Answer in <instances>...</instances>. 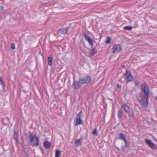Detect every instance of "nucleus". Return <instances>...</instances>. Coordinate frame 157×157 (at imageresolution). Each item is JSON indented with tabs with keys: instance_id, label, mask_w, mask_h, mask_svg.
<instances>
[{
	"instance_id": "nucleus-1",
	"label": "nucleus",
	"mask_w": 157,
	"mask_h": 157,
	"mask_svg": "<svg viewBox=\"0 0 157 157\" xmlns=\"http://www.w3.org/2000/svg\"><path fill=\"white\" fill-rule=\"evenodd\" d=\"M28 134L29 135H28L27 137L31 146L32 147H36L38 146L39 143V138L35 135L33 136L30 132H29Z\"/></svg>"
},
{
	"instance_id": "nucleus-2",
	"label": "nucleus",
	"mask_w": 157,
	"mask_h": 157,
	"mask_svg": "<svg viewBox=\"0 0 157 157\" xmlns=\"http://www.w3.org/2000/svg\"><path fill=\"white\" fill-rule=\"evenodd\" d=\"M141 92L144 94V97H146V100H148V97L149 94V90L147 85L145 83H143L141 85Z\"/></svg>"
},
{
	"instance_id": "nucleus-3",
	"label": "nucleus",
	"mask_w": 157,
	"mask_h": 157,
	"mask_svg": "<svg viewBox=\"0 0 157 157\" xmlns=\"http://www.w3.org/2000/svg\"><path fill=\"white\" fill-rule=\"evenodd\" d=\"M136 97L138 102H139L144 107H147L148 106L149 101L148 98L147 101L146 97H145L146 99V101H145L144 100V99L142 98L140 94L137 95Z\"/></svg>"
},
{
	"instance_id": "nucleus-4",
	"label": "nucleus",
	"mask_w": 157,
	"mask_h": 157,
	"mask_svg": "<svg viewBox=\"0 0 157 157\" xmlns=\"http://www.w3.org/2000/svg\"><path fill=\"white\" fill-rule=\"evenodd\" d=\"M123 78L127 80L126 84H127L129 82L132 80L133 77L130 72H129L128 71H126L125 75L121 77V80L122 81Z\"/></svg>"
},
{
	"instance_id": "nucleus-5",
	"label": "nucleus",
	"mask_w": 157,
	"mask_h": 157,
	"mask_svg": "<svg viewBox=\"0 0 157 157\" xmlns=\"http://www.w3.org/2000/svg\"><path fill=\"white\" fill-rule=\"evenodd\" d=\"M79 79L82 85L88 84L90 82L91 78L90 76L86 75L85 77L80 78Z\"/></svg>"
},
{
	"instance_id": "nucleus-6",
	"label": "nucleus",
	"mask_w": 157,
	"mask_h": 157,
	"mask_svg": "<svg viewBox=\"0 0 157 157\" xmlns=\"http://www.w3.org/2000/svg\"><path fill=\"white\" fill-rule=\"evenodd\" d=\"M80 79L78 81H76L74 78V81L72 86L74 89H78L82 85Z\"/></svg>"
},
{
	"instance_id": "nucleus-7",
	"label": "nucleus",
	"mask_w": 157,
	"mask_h": 157,
	"mask_svg": "<svg viewBox=\"0 0 157 157\" xmlns=\"http://www.w3.org/2000/svg\"><path fill=\"white\" fill-rule=\"evenodd\" d=\"M121 108L124 109L125 112L127 113L129 116H131V113L129 111V107L126 104H123L122 105Z\"/></svg>"
},
{
	"instance_id": "nucleus-8",
	"label": "nucleus",
	"mask_w": 157,
	"mask_h": 157,
	"mask_svg": "<svg viewBox=\"0 0 157 157\" xmlns=\"http://www.w3.org/2000/svg\"><path fill=\"white\" fill-rule=\"evenodd\" d=\"M113 53L116 52H119L121 49V46L120 44L114 45L112 48Z\"/></svg>"
},
{
	"instance_id": "nucleus-9",
	"label": "nucleus",
	"mask_w": 157,
	"mask_h": 157,
	"mask_svg": "<svg viewBox=\"0 0 157 157\" xmlns=\"http://www.w3.org/2000/svg\"><path fill=\"white\" fill-rule=\"evenodd\" d=\"M83 34L84 35L85 40L89 42L90 45L92 46L93 45V43L91 38L85 33H83Z\"/></svg>"
},
{
	"instance_id": "nucleus-10",
	"label": "nucleus",
	"mask_w": 157,
	"mask_h": 157,
	"mask_svg": "<svg viewBox=\"0 0 157 157\" xmlns=\"http://www.w3.org/2000/svg\"><path fill=\"white\" fill-rule=\"evenodd\" d=\"M69 29V27H68L66 28H61L58 31V33L63 34H67Z\"/></svg>"
},
{
	"instance_id": "nucleus-11",
	"label": "nucleus",
	"mask_w": 157,
	"mask_h": 157,
	"mask_svg": "<svg viewBox=\"0 0 157 157\" xmlns=\"http://www.w3.org/2000/svg\"><path fill=\"white\" fill-rule=\"evenodd\" d=\"M43 146L45 149H48L50 148L51 144L49 141L46 140L44 142Z\"/></svg>"
},
{
	"instance_id": "nucleus-12",
	"label": "nucleus",
	"mask_w": 157,
	"mask_h": 157,
	"mask_svg": "<svg viewBox=\"0 0 157 157\" xmlns=\"http://www.w3.org/2000/svg\"><path fill=\"white\" fill-rule=\"evenodd\" d=\"M146 143L151 148H153L154 147L155 144L151 141V140H147V139L145 140Z\"/></svg>"
},
{
	"instance_id": "nucleus-13",
	"label": "nucleus",
	"mask_w": 157,
	"mask_h": 157,
	"mask_svg": "<svg viewBox=\"0 0 157 157\" xmlns=\"http://www.w3.org/2000/svg\"><path fill=\"white\" fill-rule=\"evenodd\" d=\"M118 138L120 140L124 141L126 139L125 136L123 133H121L119 135Z\"/></svg>"
},
{
	"instance_id": "nucleus-14",
	"label": "nucleus",
	"mask_w": 157,
	"mask_h": 157,
	"mask_svg": "<svg viewBox=\"0 0 157 157\" xmlns=\"http://www.w3.org/2000/svg\"><path fill=\"white\" fill-rule=\"evenodd\" d=\"M117 116L119 119H121L122 117L123 112L121 109H119L117 113Z\"/></svg>"
},
{
	"instance_id": "nucleus-15",
	"label": "nucleus",
	"mask_w": 157,
	"mask_h": 157,
	"mask_svg": "<svg viewBox=\"0 0 157 157\" xmlns=\"http://www.w3.org/2000/svg\"><path fill=\"white\" fill-rule=\"evenodd\" d=\"M48 63L49 66H52V62L53 61V58L51 57H48Z\"/></svg>"
},
{
	"instance_id": "nucleus-16",
	"label": "nucleus",
	"mask_w": 157,
	"mask_h": 157,
	"mask_svg": "<svg viewBox=\"0 0 157 157\" xmlns=\"http://www.w3.org/2000/svg\"><path fill=\"white\" fill-rule=\"evenodd\" d=\"M18 133L17 132L16 130H14L13 131V138L15 140L18 139Z\"/></svg>"
},
{
	"instance_id": "nucleus-17",
	"label": "nucleus",
	"mask_w": 157,
	"mask_h": 157,
	"mask_svg": "<svg viewBox=\"0 0 157 157\" xmlns=\"http://www.w3.org/2000/svg\"><path fill=\"white\" fill-rule=\"evenodd\" d=\"M82 120L81 119V118H76V126L80 124H82Z\"/></svg>"
},
{
	"instance_id": "nucleus-18",
	"label": "nucleus",
	"mask_w": 157,
	"mask_h": 157,
	"mask_svg": "<svg viewBox=\"0 0 157 157\" xmlns=\"http://www.w3.org/2000/svg\"><path fill=\"white\" fill-rule=\"evenodd\" d=\"M91 52L90 54V55L91 56H93L97 52L96 50L94 49V48H92L91 50Z\"/></svg>"
},
{
	"instance_id": "nucleus-19",
	"label": "nucleus",
	"mask_w": 157,
	"mask_h": 157,
	"mask_svg": "<svg viewBox=\"0 0 157 157\" xmlns=\"http://www.w3.org/2000/svg\"><path fill=\"white\" fill-rule=\"evenodd\" d=\"M81 143V140L80 139L76 140L75 142V146L78 147L79 144Z\"/></svg>"
},
{
	"instance_id": "nucleus-20",
	"label": "nucleus",
	"mask_w": 157,
	"mask_h": 157,
	"mask_svg": "<svg viewBox=\"0 0 157 157\" xmlns=\"http://www.w3.org/2000/svg\"><path fill=\"white\" fill-rule=\"evenodd\" d=\"M61 151L59 150H57L56 151L55 153L56 157H59V156L61 154Z\"/></svg>"
},
{
	"instance_id": "nucleus-21",
	"label": "nucleus",
	"mask_w": 157,
	"mask_h": 157,
	"mask_svg": "<svg viewBox=\"0 0 157 157\" xmlns=\"http://www.w3.org/2000/svg\"><path fill=\"white\" fill-rule=\"evenodd\" d=\"M92 134L94 135H95L96 136H97L98 135V129L95 128L92 132Z\"/></svg>"
},
{
	"instance_id": "nucleus-22",
	"label": "nucleus",
	"mask_w": 157,
	"mask_h": 157,
	"mask_svg": "<svg viewBox=\"0 0 157 157\" xmlns=\"http://www.w3.org/2000/svg\"><path fill=\"white\" fill-rule=\"evenodd\" d=\"M0 84H1L3 88H4L5 86V84L4 83V82L3 81L2 78L1 77H0Z\"/></svg>"
},
{
	"instance_id": "nucleus-23",
	"label": "nucleus",
	"mask_w": 157,
	"mask_h": 157,
	"mask_svg": "<svg viewBox=\"0 0 157 157\" xmlns=\"http://www.w3.org/2000/svg\"><path fill=\"white\" fill-rule=\"evenodd\" d=\"M132 29V26H126L124 27V29L125 30H131Z\"/></svg>"
},
{
	"instance_id": "nucleus-24",
	"label": "nucleus",
	"mask_w": 157,
	"mask_h": 157,
	"mask_svg": "<svg viewBox=\"0 0 157 157\" xmlns=\"http://www.w3.org/2000/svg\"><path fill=\"white\" fill-rule=\"evenodd\" d=\"M82 116V111H80L79 113L78 114L77 116H76V118H81V117Z\"/></svg>"
},
{
	"instance_id": "nucleus-25",
	"label": "nucleus",
	"mask_w": 157,
	"mask_h": 157,
	"mask_svg": "<svg viewBox=\"0 0 157 157\" xmlns=\"http://www.w3.org/2000/svg\"><path fill=\"white\" fill-rule=\"evenodd\" d=\"M111 40V38L109 37H107L106 41V43L107 44H109L110 43Z\"/></svg>"
},
{
	"instance_id": "nucleus-26",
	"label": "nucleus",
	"mask_w": 157,
	"mask_h": 157,
	"mask_svg": "<svg viewBox=\"0 0 157 157\" xmlns=\"http://www.w3.org/2000/svg\"><path fill=\"white\" fill-rule=\"evenodd\" d=\"M123 141H124L125 143V146L126 147H128L129 146V145L128 144V141L126 139Z\"/></svg>"
},
{
	"instance_id": "nucleus-27",
	"label": "nucleus",
	"mask_w": 157,
	"mask_h": 157,
	"mask_svg": "<svg viewBox=\"0 0 157 157\" xmlns=\"http://www.w3.org/2000/svg\"><path fill=\"white\" fill-rule=\"evenodd\" d=\"M10 48L12 49H15V45L14 43L11 44Z\"/></svg>"
},
{
	"instance_id": "nucleus-28",
	"label": "nucleus",
	"mask_w": 157,
	"mask_h": 157,
	"mask_svg": "<svg viewBox=\"0 0 157 157\" xmlns=\"http://www.w3.org/2000/svg\"><path fill=\"white\" fill-rule=\"evenodd\" d=\"M22 154L24 155V157H25L26 155L28 157H29L28 155L26 153V152L24 151H23L22 152Z\"/></svg>"
},
{
	"instance_id": "nucleus-29",
	"label": "nucleus",
	"mask_w": 157,
	"mask_h": 157,
	"mask_svg": "<svg viewBox=\"0 0 157 157\" xmlns=\"http://www.w3.org/2000/svg\"><path fill=\"white\" fill-rule=\"evenodd\" d=\"M134 82L136 86H138L139 84V81L138 80L134 81Z\"/></svg>"
},
{
	"instance_id": "nucleus-30",
	"label": "nucleus",
	"mask_w": 157,
	"mask_h": 157,
	"mask_svg": "<svg viewBox=\"0 0 157 157\" xmlns=\"http://www.w3.org/2000/svg\"><path fill=\"white\" fill-rule=\"evenodd\" d=\"M117 87L118 88H121V85L120 84H118L117 85Z\"/></svg>"
},
{
	"instance_id": "nucleus-31",
	"label": "nucleus",
	"mask_w": 157,
	"mask_h": 157,
	"mask_svg": "<svg viewBox=\"0 0 157 157\" xmlns=\"http://www.w3.org/2000/svg\"><path fill=\"white\" fill-rule=\"evenodd\" d=\"M15 140L16 141V143L17 144L18 143V139H15Z\"/></svg>"
},
{
	"instance_id": "nucleus-32",
	"label": "nucleus",
	"mask_w": 157,
	"mask_h": 157,
	"mask_svg": "<svg viewBox=\"0 0 157 157\" xmlns=\"http://www.w3.org/2000/svg\"><path fill=\"white\" fill-rule=\"evenodd\" d=\"M21 139L22 140V144L24 143V140H23V137L21 138Z\"/></svg>"
},
{
	"instance_id": "nucleus-33",
	"label": "nucleus",
	"mask_w": 157,
	"mask_h": 157,
	"mask_svg": "<svg viewBox=\"0 0 157 157\" xmlns=\"http://www.w3.org/2000/svg\"><path fill=\"white\" fill-rule=\"evenodd\" d=\"M122 67L123 68H124V65H123L122 66Z\"/></svg>"
},
{
	"instance_id": "nucleus-34",
	"label": "nucleus",
	"mask_w": 157,
	"mask_h": 157,
	"mask_svg": "<svg viewBox=\"0 0 157 157\" xmlns=\"http://www.w3.org/2000/svg\"><path fill=\"white\" fill-rule=\"evenodd\" d=\"M54 34L55 36H56L57 35L56 34Z\"/></svg>"
},
{
	"instance_id": "nucleus-35",
	"label": "nucleus",
	"mask_w": 157,
	"mask_h": 157,
	"mask_svg": "<svg viewBox=\"0 0 157 157\" xmlns=\"http://www.w3.org/2000/svg\"><path fill=\"white\" fill-rule=\"evenodd\" d=\"M25 157H28V156H27V155H26L25 156Z\"/></svg>"
},
{
	"instance_id": "nucleus-36",
	"label": "nucleus",
	"mask_w": 157,
	"mask_h": 157,
	"mask_svg": "<svg viewBox=\"0 0 157 157\" xmlns=\"http://www.w3.org/2000/svg\"><path fill=\"white\" fill-rule=\"evenodd\" d=\"M1 18V16H0V19Z\"/></svg>"
},
{
	"instance_id": "nucleus-37",
	"label": "nucleus",
	"mask_w": 157,
	"mask_h": 157,
	"mask_svg": "<svg viewBox=\"0 0 157 157\" xmlns=\"http://www.w3.org/2000/svg\"><path fill=\"white\" fill-rule=\"evenodd\" d=\"M156 99H157V97H156Z\"/></svg>"
}]
</instances>
